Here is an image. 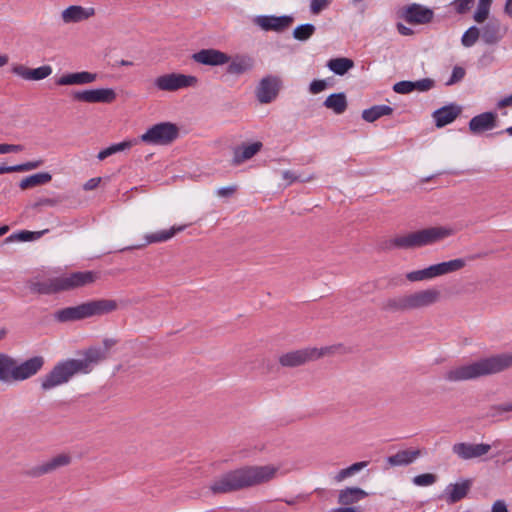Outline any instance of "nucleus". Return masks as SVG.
<instances>
[{
  "instance_id": "14",
  "label": "nucleus",
  "mask_w": 512,
  "mask_h": 512,
  "mask_svg": "<svg viewBox=\"0 0 512 512\" xmlns=\"http://www.w3.org/2000/svg\"><path fill=\"white\" fill-rule=\"evenodd\" d=\"M252 21L264 31L282 32L292 27L294 17L292 15H259L254 17Z\"/></svg>"
},
{
  "instance_id": "49",
  "label": "nucleus",
  "mask_w": 512,
  "mask_h": 512,
  "mask_svg": "<svg viewBox=\"0 0 512 512\" xmlns=\"http://www.w3.org/2000/svg\"><path fill=\"white\" fill-rule=\"evenodd\" d=\"M500 39V34H480L479 42H482L485 45H494L498 43Z\"/></svg>"
},
{
  "instance_id": "50",
  "label": "nucleus",
  "mask_w": 512,
  "mask_h": 512,
  "mask_svg": "<svg viewBox=\"0 0 512 512\" xmlns=\"http://www.w3.org/2000/svg\"><path fill=\"white\" fill-rule=\"evenodd\" d=\"M327 87V82L325 80H313L310 83L309 90L312 94H318L325 90Z\"/></svg>"
},
{
  "instance_id": "42",
  "label": "nucleus",
  "mask_w": 512,
  "mask_h": 512,
  "mask_svg": "<svg viewBox=\"0 0 512 512\" xmlns=\"http://www.w3.org/2000/svg\"><path fill=\"white\" fill-rule=\"evenodd\" d=\"M508 412H512V402H506V403H501V404H497V405H492L490 407L489 415L491 417H496V416H499V415H502V414L508 413Z\"/></svg>"
},
{
  "instance_id": "45",
  "label": "nucleus",
  "mask_w": 512,
  "mask_h": 512,
  "mask_svg": "<svg viewBox=\"0 0 512 512\" xmlns=\"http://www.w3.org/2000/svg\"><path fill=\"white\" fill-rule=\"evenodd\" d=\"M394 92L398 94H408L414 91L413 81H399L393 85Z\"/></svg>"
},
{
  "instance_id": "15",
  "label": "nucleus",
  "mask_w": 512,
  "mask_h": 512,
  "mask_svg": "<svg viewBox=\"0 0 512 512\" xmlns=\"http://www.w3.org/2000/svg\"><path fill=\"white\" fill-rule=\"evenodd\" d=\"M192 59L206 66H222L230 62L231 57L220 50L208 48L201 49L192 55Z\"/></svg>"
},
{
  "instance_id": "33",
  "label": "nucleus",
  "mask_w": 512,
  "mask_h": 512,
  "mask_svg": "<svg viewBox=\"0 0 512 512\" xmlns=\"http://www.w3.org/2000/svg\"><path fill=\"white\" fill-rule=\"evenodd\" d=\"M393 108L388 105H374L368 109L363 110L362 118L367 122H374L382 116L390 115Z\"/></svg>"
},
{
  "instance_id": "13",
  "label": "nucleus",
  "mask_w": 512,
  "mask_h": 512,
  "mask_svg": "<svg viewBox=\"0 0 512 512\" xmlns=\"http://www.w3.org/2000/svg\"><path fill=\"white\" fill-rule=\"evenodd\" d=\"M399 17L409 24H427L434 17L432 9L418 3H412L402 7L398 11Z\"/></svg>"
},
{
  "instance_id": "26",
  "label": "nucleus",
  "mask_w": 512,
  "mask_h": 512,
  "mask_svg": "<svg viewBox=\"0 0 512 512\" xmlns=\"http://www.w3.org/2000/svg\"><path fill=\"white\" fill-rule=\"evenodd\" d=\"M226 72L230 75H242L254 68V59L248 55H236L227 63Z\"/></svg>"
},
{
  "instance_id": "19",
  "label": "nucleus",
  "mask_w": 512,
  "mask_h": 512,
  "mask_svg": "<svg viewBox=\"0 0 512 512\" xmlns=\"http://www.w3.org/2000/svg\"><path fill=\"white\" fill-rule=\"evenodd\" d=\"M472 484V479H462L460 482L450 483L445 488L443 497L448 504H455L468 495Z\"/></svg>"
},
{
  "instance_id": "6",
  "label": "nucleus",
  "mask_w": 512,
  "mask_h": 512,
  "mask_svg": "<svg viewBox=\"0 0 512 512\" xmlns=\"http://www.w3.org/2000/svg\"><path fill=\"white\" fill-rule=\"evenodd\" d=\"M453 234L451 228L433 226L405 235H398L386 243V249H415L439 242Z\"/></svg>"
},
{
  "instance_id": "9",
  "label": "nucleus",
  "mask_w": 512,
  "mask_h": 512,
  "mask_svg": "<svg viewBox=\"0 0 512 512\" xmlns=\"http://www.w3.org/2000/svg\"><path fill=\"white\" fill-rule=\"evenodd\" d=\"M179 127L172 122L157 123L140 136V141L150 145L166 146L179 137Z\"/></svg>"
},
{
  "instance_id": "3",
  "label": "nucleus",
  "mask_w": 512,
  "mask_h": 512,
  "mask_svg": "<svg viewBox=\"0 0 512 512\" xmlns=\"http://www.w3.org/2000/svg\"><path fill=\"white\" fill-rule=\"evenodd\" d=\"M510 367H512V353H501L467 365L453 367L444 374V379L448 382L468 381L497 374Z\"/></svg>"
},
{
  "instance_id": "25",
  "label": "nucleus",
  "mask_w": 512,
  "mask_h": 512,
  "mask_svg": "<svg viewBox=\"0 0 512 512\" xmlns=\"http://www.w3.org/2000/svg\"><path fill=\"white\" fill-rule=\"evenodd\" d=\"M95 14L93 7H82L72 5L62 12V19L65 23H77L86 20Z\"/></svg>"
},
{
  "instance_id": "11",
  "label": "nucleus",
  "mask_w": 512,
  "mask_h": 512,
  "mask_svg": "<svg viewBox=\"0 0 512 512\" xmlns=\"http://www.w3.org/2000/svg\"><path fill=\"white\" fill-rule=\"evenodd\" d=\"M71 97L75 101L85 103H106L110 104L116 100L117 94L112 88L88 89L73 91Z\"/></svg>"
},
{
  "instance_id": "35",
  "label": "nucleus",
  "mask_w": 512,
  "mask_h": 512,
  "mask_svg": "<svg viewBox=\"0 0 512 512\" xmlns=\"http://www.w3.org/2000/svg\"><path fill=\"white\" fill-rule=\"evenodd\" d=\"M46 232H48L47 229L43 230V231H36V232L23 230V231H20L18 233H14V234L8 236L4 240V243H10V242H13L16 240H18V241L36 240V239H39L42 235H44Z\"/></svg>"
},
{
  "instance_id": "21",
  "label": "nucleus",
  "mask_w": 512,
  "mask_h": 512,
  "mask_svg": "<svg viewBox=\"0 0 512 512\" xmlns=\"http://www.w3.org/2000/svg\"><path fill=\"white\" fill-rule=\"evenodd\" d=\"M497 114L484 112L474 116L469 122V130L473 134H480L496 127Z\"/></svg>"
},
{
  "instance_id": "30",
  "label": "nucleus",
  "mask_w": 512,
  "mask_h": 512,
  "mask_svg": "<svg viewBox=\"0 0 512 512\" xmlns=\"http://www.w3.org/2000/svg\"><path fill=\"white\" fill-rule=\"evenodd\" d=\"M367 492L358 487H347L339 492L338 502L342 505L353 504L367 496Z\"/></svg>"
},
{
  "instance_id": "52",
  "label": "nucleus",
  "mask_w": 512,
  "mask_h": 512,
  "mask_svg": "<svg viewBox=\"0 0 512 512\" xmlns=\"http://www.w3.org/2000/svg\"><path fill=\"white\" fill-rule=\"evenodd\" d=\"M282 177L285 180H289V183H292V182L297 181V180L301 181V182H307V181H310V180H312L314 178L313 176H308V177H305V178H301L300 176H295L289 170L284 171L282 173Z\"/></svg>"
},
{
  "instance_id": "32",
  "label": "nucleus",
  "mask_w": 512,
  "mask_h": 512,
  "mask_svg": "<svg viewBox=\"0 0 512 512\" xmlns=\"http://www.w3.org/2000/svg\"><path fill=\"white\" fill-rule=\"evenodd\" d=\"M51 180L52 175L49 172H39L23 178L19 183V187L22 190H26L36 186L47 184Z\"/></svg>"
},
{
  "instance_id": "58",
  "label": "nucleus",
  "mask_w": 512,
  "mask_h": 512,
  "mask_svg": "<svg viewBox=\"0 0 512 512\" xmlns=\"http://www.w3.org/2000/svg\"><path fill=\"white\" fill-rule=\"evenodd\" d=\"M315 27L311 23H305L298 25L296 28L293 29L292 32H314Z\"/></svg>"
},
{
  "instance_id": "54",
  "label": "nucleus",
  "mask_w": 512,
  "mask_h": 512,
  "mask_svg": "<svg viewBox=\"0 0 512 512\" xmlns=\"http://www.w3.org/2000/svg\"><path fill=\"white\" fill-rule=\"evenodd\" d=\"M236 191V186H227V187H221L217 190V194L220 197H230L232 196Z\"/></svg>"
},
{
  "instance_id": "62",
  "label": "nucleus",
  "mask_w": 512,
  "mask_h": 512,
  "mask_svg": "<svg viewBox=\"0 0 512 512\" xmlns=\"http://www.w3.org/2000/svg\"><path fill=\"white\" fill-rule=\"evenodd\" d=\"M331 512H357L354 507H340L332 510Z\"/></svg>"
},
{
  "instance_id": "20",
  "label": "nucleus",
  "mask_w": 512,
  "mask_h": 512,
  "mask_svg": "<svg viewBox=\"0 0 512 512\" xmlns=\"http://www.w3.org/2000/svg\"><path fill=\"white\" fill-rule=\"evenodd\" d=\"M462 112V108L454 103L445 105L432 113L437 128H442L452 123Z\"/></svg>"
},
{
  "instance_id": "31",
  "label": "nucleus",
  "mask_w": 512,
  "mask_h": 512,
  "mask_svg": "<svg viewBox=\"0 0 512 512\" xmlns=\"http://www.w3.org/2000/svg\"><path fill=\"white\" fill-rule=\"evenodd\" d=\"M323 105L335 114H342L346 111L348 103L345 93L339 92L329 95Z\"/></svg>"
},
{
  "instance_id": "47",
  "label": "nucleus",
  "mask_w": 512,
  "mask_h": 512,
  "mask_svg": "<svg viewBox=\"0 0 512 512\" xmlns=\"http://www.w3.org/2000/svg\"><path fill=\"white\" fill-rule=\"evenodd\" d=\"M465 76V70L464 68L460 66H455L452 70V74L450 79L447 82V85L455 84L459 81H461Z\"/></svg>"
},
{
  "instance_id": "17",
  "label": "nucleus",
  "mask_w": 512,
  "mask_h": 512,
  "mask_svg": "<svg viewBox=\"0 0 512 512\" xmlns=\"http://www.w3.org/2000/svg\"><path fill=\"white\" fill-rule=\"evenodd\" d=\"M310 347L287 352L279 357V363L283 367L294 368L305 363L315 361V354Z\"/></svg>"
},
{
  "instance_id": "57",
  "label": "nucleus",
  "mask_w": 512,
  "mask_h": 512,
  "mask_svg": "<svg viewBox=\"0 0 512 512\" xmlns=\"http://www.w3.org/2000/svg\"><path fill=\"white\" fill-rule=\"evenodd\" d=\"M101 181V178L100 177H96V178H91L89 179L84 185H83V188L84 190L86 191H89V190H93L95 189L96 187H98L99 183Z\"/></svg>"
},
{
  "instance_id": "16",
  "label": "nucleus",
  "mask_w": 512,
  "mask_h": 512,
  "mask_svg": "<svg viewBox=\"0 0 512 512\" xmlns=\"http://www.w3.org/2000/svg\"><path fill=\"white\" fill-rule=\"evenodd\" d=\"M491 445L485 443L473 444L467 442L456 443L452 446V452L462 460L479 458L487 454Z\"/></svg>"
},
{
  "instance_id": "23",
  "label": "nucleus",
  "mask_w": 512,
  "mask_h": 512,
  "mask_svg": "<svg viewBox=\"0 0 512 512\" xmlns=\"http://www.w3.org/2000/svg\"><path fill=\"white\" fill-rule=\"evenodd\" d=\"M97 74L81 71L75 73L64 74L56 80V84L59 86H68V85H86L96 81Z\"/></svg>"
},
{
  "instance_id": "44",
  "label": "nucleus",
  "mask_w": 512,
  "mask_h": 512,
  "mask_svg": "<svg viewBox=\"0 0 512 512\" xmlns=\"http://www.w3.org/2000/svg\"><path fill=\"white\" fill-rule=\"evenodd\" d=\"M435 86V81L430 78H423L417 81H413V89L421 92L428 91Z\"/></svg>"
},
{
  "instance_id": "39",
  "label": "nucleus",
  "mask_w": 512,
  "mask_h": 512,
  "mask_svg": "<svg viewBox=\"0 0 512 512\" xmlns=\"http://www.w3.org/2000/svg\"><path fill=\"white\" fill-rule=\"evenodd\" d=\"M405 277L410 282H419L435 278L432 265L421 270L408 272Z\"/></svg>"
},
{
  "instance_id": "55",
  "label": "nucleus",
  "mask_w": 512,
  "mask_h": 512,
  "mask_svg": "<svg viewBox=\"0 0 512 512\" xmlns=\"http://www.w3.org/2000/svg\"><path fill=\"white\" fill-rule=\"evenodd\" d=\"M117 340L113 338H105L102 342L103 346L100 347V350H105V355L109 356L110 349L117 344Z\"/></svg>"
},
{
  "instance_id": "18",
  "label": "nucleus",
  "mask_w": 512,
  "mask_h": 512,
  "mask_svg": "<svg viewBox=\"0 0 512 512\" xmlns=\"http://www.w3.org/2000/svg\"><path fill=\"white\" fill-rule=\"evenodd\" d=\"M71 460L72 458L69 454H58L55 457L51 458L50 460L46 461L45 463L32 467L28 471V475L32 477H40L42 475L51 473L61 467L68 466L71 463Z\"/></svg>"
},
{
  "instance_id": "10",
  "label": "nucleus",
  "mask_w": 512,
  "mask_h": 512,
  "mask_svg": "<svg viewBox=\"0 0 512 512\" xmlns=\"http://www.w3.org/2000/svg\"><path fill=\"white\" fill-rule=\"evenodd\" d=\"M198 83L196 76L181 73H168L154 80L155 87L160 91H177L187 87H193Z\"/></svg>"
},
{
  "instance_id": "12",
  "label": "nucleus",
  "mask_w": 512,
  "mask_h": 512,
  "mask_svg": "<svg viewBox=\"0 0 512 512\" xmlns=\"http://www.w3.org/2000/svg\"><path fill=\"white\" fill-rule=\"evenodd\" d=\"M282 81L278 76L267 75L263 77L256 87L255 94L261 104L271 103L279 94Z\"/></svg>"
},
{
  "instance_id": "63",
  "label": "nucleus",
  "mask_w": 512,
  "mask_h": 512,
  "mask_svg": "<svg viewBox=\"0 0 512 512\" xmlns=\"http://www.w3.org/2000/svg\"><path fill=\"white\" fill-rule=\"evenodd\" d=\"M505 12L512 17V0H506Z\"/></svg>"
},
{
  "instance_id": "4",
  "label": "nucleus",
  "mask_w": 512,
  "mask_h": 512,
  "mask_svg": "<svg viewBox=\"0 0 512 512\" xmlns=\"http://www.w3.org/2000/svg\"><path fill=\"white\" fill-rule=\"evenodd\" d=\"M96 279L97 274L93 271H78L44 280L34 278L27 282V287L34 294L51 295L85 287Z\"/></svg>"
},
{
  "instance_id": "64",
  "label": "nucleus",
  "mask_w": 512,
  "mask_h": 512,
  "mask_svg": "<svg viewBox=\"0 0 512 512\" xmlns=\"http://www.w3.org/2000/svg\"><path fill=\"white\" fill-rule=\"evenodd\" d=\"M312 34H293V37L300 41H306Z\"/></svg>"
},
{
  "instance_id": "22",
  "label": "nucleus",
  "mask_w": 512,
  "mask_h": 512,
  "mask_svg": "<svg viewBox=\"0 0 512 512\" xmlns=\"http://www.w3.org/2000/svg\"><path fill=\"white\" fill-rule=\"evenodd\" d=\"M13 72L25 80L39 81L52 74V67L50 65H43L41 67L31 69L24 65H16L13 67Z\"/></svg>"
},
{
  "instance_id": "27",
  "label": "nucleus",
  "mask_w": 512,
  "mask_h": 512,
  "mask_svg": "<svg viewBox=\"0 0 512 512\" xmlns=\"http://www.w3.org/2000/svg\"><path fill=\"white\" fill-rule=\"evenodd\" d=\"M185 228H186V225L173 226L168 230H163V231L147 234L145 236V240H146L145 244L127 247V248H124L123 250L141 248V247H144L146 244H151V243L165 242V241L171 239L172 237H174L177 233L184 231Z\"/></svg>"
},
{
  "instance_id": "51",
  "label": "nucleus",
  "mask_w": 512,
  "mask_h": 512,
  "mask_svg": "<svg viewBox=\"0 0 512 512\" xmlns=\"http://www.w3.org/2000/svg\"><path fill=\"white\" fill-rule=\"evenodd\" d=\"M479 40L480 34H462L461 42L465 47H471Z\"/></svg>"
},
{
  "instance_id": "43",
  "label": "nucleus",
  "mask_w": 512,
  "mask_h": 512,
  "mask_svg": "<svg viewBox=\"0 0 512 512\" xmlns=\"http://www.w3.org/2000/svg\"><path fill=\"white\" fill-rule=\"evenodd\" d=\"M436 476L431 473H424L414 477L413 483L418 486H429L436 482Z\"/></svg>"
},
{
  "instance_id": "7",
  "label": "nucleus",
  "mask_w": 512,
  "mask_h": 512,
  "mask_svg": "<svg viewBox=\"0 0 512 512\" xmlns=\"http://www.w3.org/2000/svg\"><path fill=\"white\" fill-rule=\"evenodd\" d=\"M440 291L435 288L415 291L387 298L381 304V309L389 313L406 312L429 307L440 299Z\"/></svg>"
},
{
  "instance_id": "56",
  "label": "nucleus",
  "mask_w": 512,
  "mask_h": 512,
  "mask_svg": "<svg viewBox=\"0 0 512 512\" xmlns=\"http://www.w3.org/2000/svg\"><path fill=\"white\" fill-rule=\"evenodd\" d=\"M491 512H508V508L505 501L496 500L492 505Z\"/></svg>"
},
{
  "instance_id": "41",
  "label": "nucleus",
  "mask_w": 512,
  "mask_h": 512,
  "mask_svg": "<svg viewBox=\"0 0 512 512\" xmlns=\"http://www.w3.org/2000/svg\"><path fill=\"white\" fill-rule=\"evenodd\" d=\"M451 5L459 14H464L475 5V0H454Z\"/></svg>"
},
{
  "instance_id": "37",
  "label": "nucleus",
  "mask_w": 512,
  "mask_h": 512,
  "mask_svg": "<svg viewBox=\"0 0 512 512\" xmlns=\"http://www.w3.org/2000/svg\"><path fill=\"white\" fill-rule=\"evenodd\" d=\"M368 461L356 462L350 465L347 468L341 469L334 477L336 482H342L348 477L353 476L357 472L361 471L363 468L367 467Z\"/></svg>"
},
{
  "instance_id": "46",
  "label": "nucleus",
  "mask_w": 512,
  "mask_h": 512,
  "mask_svg": "<svg viewBox=\"0 0 512 512\" xmlns=\"http://www.w3.org/2000/svg\"><path fill=\"white\" fill-rule=\"evenodd\" d=\"M331 2L332 0H311L310 10L312 13L318 14L326 7H328Z\"/></svg>"
},
{
  "instance_id": "34",
  "label": "nucleus",
  "mask_w": 512,
  "mask_h": 512,
  "mask_svg": "<svg viewBox=\"0 0 512 512\" xmlns=\"http://www.w3.org/2000/svg\"><path fill=\"white\" fill-rule=\"evenodd\" d=\"M328 68L337 75H344L349 69L354 67L353 60L349 58H335L328 61Z\"/></svg>"
},
{
  "instance_id": "40",
  "label": "nucleus",
  "mask_w": 512,
  "mask_h": 512,
  "mask_svg": "<svg viewBox=\"0 0 512 512\" xmlns=\"http://www.w3.org/2000/svg\"><path fill=\"white\" fill-rule=\"evenodd\" d=\"M492 2L493 0L478 1L477 9L473 15V18L476 22L482 23L488 18Z\"/></svg>"
},
{
  "instance_id": "60",
  "label": "nucleus",
  "mask_w": 512,
  "mask_h": 512,
  "mask_svg": "<svg viewBox=\"0 0 512 512\" xmlns=\"http://www.w3.org/2000/svg\"><path fill=\"white\" fill-rule=\"evenodd\" d=\"M111 155H113V154H112V150H111V148H110V147H107V148L103 149L102 151H100V152L98 153L97 158H98L100 161H102V160L106 159L107 157H109V156H111Z\"/></svg>"
},
{
  "instance_id": "2",
  "label": "nucleus",
  "mask_w": 512,
  "mask_h": 512,
  "mask_svg": "<svg viewBox=\"0 0 512 512\" xmlns=\"http://www.w3.org/2000/svg\"><path fill=\"white\" fill-rule=\"evenodd\" d=\"M107 358L105 350H100V347L96 346L89 347L84 351L83 358L67 359L57 363L49 373L41 377V389L49 391L67 383L76 374H88Z\"/></svg>"
},
{
  "instance_id": "38",
  "label": "nucleus",
  "mask_w": 512,
  "mask_h": 512,
  "mask_svg": "<svg viewBox=\"0 0 512 512\" xmlns=\"http://www.w3.org/2000/svg\"><path fill=\"white\" fill-rule=\"evenodd\" d=\"M310 350L315 352V360L326 356V355H333V354H344L347 353V348L342 344H335L331 346L322 347L320 349L315 347H310Z\"/></svg>"
},
{
  "instance_id": "48",
  "label": "nucleus",
  "mask_w": 512,
  "mask_h": 512,
  "mask_svg": "<svg viewBox=\"0 0 512 512\" xmlns=\"http://www.w3.org/2000/svg\"><path fill=\"white\" fill-rule=\"evenodd\" d=\"M138 142L137 139H134V140H128V141H123V142H120V143H117V144H113L111 146H109L112 150V154H115L117 152H121V151H124L126 149H129L131 148L133 145H135L136 143Z\"/></svg>"
},
{
  "instance_id": "29",
  "label": "nucleus",
  "mask_w": 512,
  "mask_h": 512,
  "mask_svg": "<svg viewBox=\"0 0 512 512\" xmlns=\"http://www.w3.org/2000/svg\"><path fill=\"white\" fill-rule=\"evenodd\" d=\"M466 266V259L457 258L432 265L434 276H442L461 270Z\"/></svg>"
},
{
  "instance_id": "53",
  "label": "nucleus",
  "mask_w": 512,
  "mask_h": 512,
  "mask_svg": "<svg viewBox=\"0 0 512 512\" xmlns=\"http://www.w3.org/2000/svg\"><path fill=\"white\" fill-rule=\"evenodd\" d=\"M24 149L22 145L2 144V154L17 153Z\"/></svg>"
},
{
  "instance_id": "24",
  "label": "nucleus",
  "mask_w": 512,
  "mask_h": 512,
  "mask_svg": "<svg viewBox=\"0 0 512 512\" xmlns=\"http://www.w3.org/2000/svg\"><path fill=\"white\" fill-rule=\"evenodd\" d=\"M263 147L260 141L250 144H242L234 148L232 164L237 166L255 156Z\"/></svg>"
},
{
  "instance_id": "28",
  "label": "nucleus",
  "mask_w": 512,
  "mask_h": 512,
  "mask_svg": "<svg viewBox=\"0 0 512 512\" xmlns=\"http://www.w3.org/2000/svg\"><path fill=\"white\" fill-rule=\"evenodd\" d=\"M421 454L419 449L401 450L396 454L387 457L386 461L390 466H406L413 463Z\"/></svg>"
},
{
  "instance_id": "1",
  "label": "nucleus",
  "mask_w": 512,
  "mask_h": 512,
  "mask_svg": "<svg viewBox=\"0 0 512 512\" xmlns=\"http://www.w3.org/2000/svg\"><path fill=\"white\" fill-rule=\"evenodd\" d=\"M277 471L273 465H245L221 474L209 488L214 495L242 491L270 482Z\"/></svg>"
},
{
  "instance_id": "61",
  "label": "nucleus",
  "mask_w": 512,
  "mask_h": 512,
  "mask_svg": "<svg viewBox=\"0 0 512 512\" xmlns=\"http://www.w3.org/2000/svg\"><path fill=\"white\" fill-rule=\"evenodd\" d=\"M57 203L56 200L54 199H51V198H44V199H41L39 200L35 206H42V205H47V206H53Z\"/></svg>"
},
{
  "instance_id": "59",
  "label": "nucleus",
  "mask_w": 512,
  "mask_h": 512,
  "mask_svg": "<svg viewBox=\"0 0 512 512\" xmlns=\"http://www.w3.org/2000/svg\"><path fill=\"white\" fill-rule=\"evenodd\" d=\"M506 106H512V94L501 99L498 104H497V107L498 108H503V107H506Z\"/></svg>"
},
{
  "instance_id": "5",
  "label": "nucleus",
  "mask_w": 512,
  "mask_h": 512,
  "mask_svg": "<svg viewBox=\"0 0 512 512\" xmlns=\"http://www.w3.org/2000/svg\"><path fill=\"white\" fill-rule=\"evenodd\" d=\"M117 309L118 303L116 300L101 298L58 309L54 312L53 318L58 323H71L107 315Z\"/></svg>"
},
{
  "instance_id": "36",
  "label": "nucleus",
  "mask_w": 512,
  "mask_h": 512,
  "mask_svg": "<svg viewBox=\"0 0 512 512\" xmlns=\"http://www.w3.org/2000/svg\"><path fill=\"white\" fill-rule=\"evenodd\" d=\"M43 165V160L28 161L26 163L17 164L13 166H7L2 164V174L12 172H22L37 169Z\"/></svg>"
},
{
  "instance_id": "8",
  "label": "nucleus",
  "mask_w": 512,
  "mask_h": 512,
  "mask_svg": "<svg viewBox=\"0 0 512 512\" xmlns=\"http://www.w3.org/2000/svg\"><path fill=\"white\" fill-rule=\"evenodd\" d=\"M42 356H34L21 364L2 354V382L12 383L26 380L36 375L44 366Z\"/></svg>"
}]
</instances>
